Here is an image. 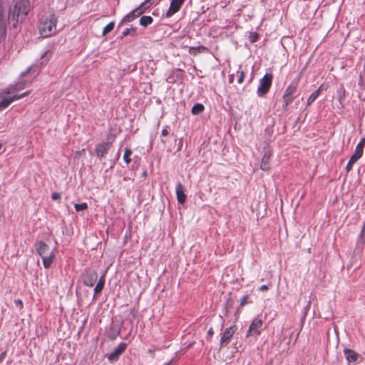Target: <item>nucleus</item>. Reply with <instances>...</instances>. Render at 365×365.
Wrapping results in <instances>:
<instances>
[{"label": "nucleus", "instance_id": "nucleus-10", "mask_svg": "<svg viewBox=\"0 0 365 365\" xmlns=\"http://www.w3.org/2000/svg\"><path fill=\"white\" fill-rule=\"evenodd\" d=\"M363 155L361 151V145H356L354 154L351 156L346 164V170L347 172L352 169L353 164L356 163Z\"/></svg>", "mask_w": 365, "mask_h": 365}, {"label": "nucleus", "instance_id": "nucleus-15", "mask_svg": "<svg viewBox=\"0 0 365 365\" xmlns=\"http://www.w3.org/2000/svg\"><path fill=\"white\" fill-rule=\"evenodd\" d=\"M272 155V153L269 150H267L264 153V154L262 158L261 163H260V168L262 170H265V171H267L269 170V168H270L269 161H270V158Z\"/></svg>", "mask_w": 365, "mask_h": 365}, {"label": "nucleus", "instance_id": "nucleus-30", "mask_svg": "<svg viewBox=\"0 0 365 365\" xmlns=\"http://www.w3.org/2000/svg\"><path fill=\"white\" fill-rule=\"evenodd\" d=\"M24 86H25V83L20 82L14 86L13 91H16L21 90L24 88Z\"/></svg>", "mask_w": 365, "mask_h": 365}, {"label": "nucleus", "instance_id": "nucleus-8", "mask_svg": "<svg viewBox=\"0 0 365 365\" xmlns=\"http://www.w3.org/2000/svg\"><path fill=\"white\" fill-rule=\"evenodd\" d=\"M236 330L235 326H231L224 331L220 339V346H226L229 344Z\"/></svg>", "mask_w": 365, "mask_h": 365}, {"label": "nucleus", "instance_id": "nucleus-9", "mask_svg": "<svg viewBox=\"0 0 365 365\" xmlns=\"http://www.w3.org/2000/svg\"><path fill=\"white\" fill-rule=\"evenodd\" d=\"M127 344L121 342L115 349L108 355V359L110 361H117L119 356L125 351Z\"/></svg>", "mask_w": 365, "mask_h": 365}, {"label": "nucleus", "instance_id": "nucleus-45", "mask_svg": "<svg viewBox=\"0 0 365 365\" xmlns=\"http://www.w3.org/2000/svg\"><path fill=\"white\" fill-rule=\"evenodd\" d=\"M322 91H323V85H321V86L318 88V89H317V90H316L315 91H319V96Z\"/></svg>", "mask_w": 365, "mask_h": 365}, {"label": "nucleus", "instance_id": "nucleus-23", "mask_svg": "<svg viewBox=\"0 0 365 365\" xmlns=\"http://www.w3.org/2000/svg\"><path fill=\"white\" fill-rule=\"evenodd\" d=\"M204 109L205 107L202 104L196 103L192 106L191 112L193 115H199L203 112Z\"/></svg>", "mask_w": 365, "mask_h": 365}, {"label": "nucleus", "instance_id": "nucleus-7", "mask_svg": "<svg viewBox=\"0 0 365 365\" xmlns=\"http://www.w3.org/2000/svg\"><path fill=\"white\" fill-rule=\"evenodd\" d=\"M98 279V274L95 270L86 269L83 274V279L85 285L93 287Z\"/></svg>", "mask_w": 365, "mask_h": 365}, {"label": "nucleus", "instance_id": "nucleus-16", "mask_svg": "<svg viewBox=\"0 0 365 365\" xmlns=\"http://www.w3.org/2000/svg\"><path fill=\"white\" fill-rule=\"evenodd\" d=\"M344 353L348 364L356 361L359 356L358 353L353 349L348 348H345L344 349Z\"/></svg>", "mask_w": 365, "mask_h": 365}, {"label": "nucleus", "instance_id": "nucleus-20", "mask_svg": "<svg viewBox=\"0 0 365 365\" xmlns=\"http://www.w3.org/2000/svg\"><path fill=\"white\" fill-rule=\"evenodd\" d=\"M16 100H18V97L17 96H11V97L4 98L1 101H0V110L6 108L13 101H14Z\"/></svg>", "mask_w": 365, "mask_h": 365}, {"label": "nucleus", "instance_id": "nucleus-49", "mask_svg": "<svg viewBox=\"0 0 365 365\" xmlns=\"http://www.w3.org/2000/svg\"><path fill=\"white\" fill-rule=\"evenodd\" d=\"M362 228L365 230V221H364V226Z\"/></svg>", "mask_w": 365, "mask_h": 365}, {"label": "nucleus", "instance_id": "nucleus-32", "mask_svg": "<svg viewBox=\"0 0 365 365\" xmlns=\"http://www.w3.org/2000/svg\"><path fill=\"white\" fill-rule=\"evenodd\" d=\"M244 78H245V72L243 71H240V76L237 78V83H242L244 81Z\"/></svg>", "mask_w": 365, "mask_h": 365}, {"label": "nucleus", "instance_id": "nucleus-4", "mask_svg": "<svg viewBox=\"0 0 365 365\" xmlns=\"http://www.w3.org/2000/svg\"><path fill=\"white\" fill-rule=\"evenodd\" d=\"M297 86L298 83L297 81H292L285 89L282 96V108L284 110H287L289 105L293 101Z\"/></svg>", "mask_w": 365, "mask_h": 365}, {"label": "nucleus", "instance_id": "nucleus-3", "mask_svg": "<svg viewBox=\"0 0 365 365\" xmlns=\"http://www.w3.org/2000/svg\"><path fill=\"white\" fill-rule=\"evenodd\" d=\"M35 249L43 260L45 268L48 269L51 267L54 259V254L51 250L49 246L43 241H36L34 244Z\"/></svg>", "mask_w": 365, "mask_h": 365}, {"label": "nucleus", "instance_id": "nucleus-40", "mask_svg": "<svg viewBox=\"0 0 365 365\" xmlns=\"http://www.w3.org/2000/svg\"><path fill=\"white\" fill-rule=\"evenodd\" d=\"M161 134L163 136H167L169 134V131L165 128L163 129Z\"/></svg>", "mask_w": 365, "mask_h": 365}, {"label": "nucleus", "instance_id": "nucleus-38", "mask_svg": "<svg viewBox=\"0 0 365 365\" xmlns=\"http://www.w3.org/2000/svg\"><path fill=\"white\" fill-rule=\"evenodd\" d=\"M361 145V151L364 152V148L365 146V138H362L357 145Z\"/></svg>", "mask_w": 365, "mask_h": 365}, {"label": "nucleus", "instance_id": "nucleus-28", "mask_svg": "<svg viewBox=\"0 0 365 365\" xmlns=\"http://www.w3.org/2000/svg\"><path fill=\"white\" fill-rule=\"evenodd\" d=\"M74 207L76 212L85 210L88 208L87 203L86 202L75 204Z\"/></svg>", "mask_w": 365, "mask_h": 365}, {"label": "nucleus", "instance_id": "nucleus-6", "mask_svg": "<svg viewBox=\"0 0 365 365\" xmlns=\"http://www.w3.org/2000/svg\"><path fill=\"white\" fill-rule=\"evenodd\" d=\"M263 325V322L261 318L259 317L255 318L246 334L247 337L252 336H259L261 334V329Z\"/></svg>", "mask_w": 365, "mask_h": 365}, {"label": "nucleus", "instance_id": "nucleus-22", "mask_svg": "<svg viewBox=\"0 0 365 365\" xmlns=\"http://www.w3.org/2000/svg\"><path fill=\"white\" fill-rule=\"evenodd\" d=\"M153 19L150 16H143L140 19V24L144 27L151 24Z\"/></svg>", "mask_w": 365, "mask_h": 365}, {"label": "nucleus", "instance_id": "nucleus-42", "mask_svg": "<svg viewBox=\"0 0 365 365\" xmlns=\"http://www.w3.org/2000/svg\"><path fill=\"white\" fill-rule=\"evenodd\" d=\"M341 93L340 94L339 99L341 101L344 96V90L343 88L341 89Z\"/></svg>", "mask_w": 365, "mask_h": 365}, {"label": "nucleus", "instance_id": "nucleus-31", "mask_svg": "<svg viewBox=\"0 0 365 365\" xmlns=\"http://www.w3.org/2000/svg\"><path fill=\"white\" fill-rule=\"evenodd\" d=\"M247 299H248V296H247V295H245V296H243V297L240 299V305H241V306H245V305H246V304L248 303Z\"/></svg>", "mask_w": 365, "mask_h": 365}, {"label": "nucleus", "instance_id": "nucleus-47", "mask_svg": "<svg viewBox=\"0 0 365 365\" xmlns=\"http://www.w3.org/2000/svg\"><path fill=\"white\" fill-rule=\"evenodd\" d=\"M16 302H17V304H19V303L21 304V300H18V301H16Z\"/></svg>", "mask_w": 365, "mask_h": 365}, {"label": "nucleus", "instance_id": "nucleus-41", "mask_svg": "<svg viewBox=\"0 0 365 365\" xmlns=\"http://www.w3.org/2000/svg\"><path fill=\"white\" fill-rule=\"evenodd\" d=\"M268 289H269L268 286H267V285H266V284H264V285H262V286L259 288V290H260V291H267Z\"/></svg>", "mask_w": 365, "mask_h": 365}, {"label": "nucleus", "instance_id": "nucleus-37", "mask_svg": "<svg viewBox=\"0 0 365 365\" xmlns=\"http://www.w3.org/2000/svg\"><path fill=\"white\" fill-rule=\"evenodd\" d=\"M360 237H361L362 242L365 244V230L363 228L361 232Z\"/></svg>", "mask_w": 365, "mask_h": 365}, {"label": "nucleus", "instance_id": "nucleus-26", "mask_svg": "<svg viewBox=\"0 0 365 365\" xmlns=\"http://www.w3.org/2000/svg\"><path fill=\"white\" fill-rule=\"evenodd\" d=\"M114 26H115V22L114 21L110 22L108 25H106L104 27L103 32H102V35L103 36L107 35L108 33H110V31H113V29H114Z\"/></svg>", "mask_w": 365, "mask_h": 365}, {"label": "nucleus", "instance_id": "nucleus-29", "mask_svg": "<svg viewBox=\"0 0 365 365\" xmlns=\"http://www.w3.org/2000/svg\"><path fill=\"white\" fill-rule=\"evenodd\" d=\"M259 35L257 32H251L249 35V40L251 43H255L257 41Z\"/></svg>", "mask_w": 365, "mask_h": 365}, {"label": "nucleus", "instance_id": "nucleus-46", "mask_svg": "<svg viewBox=\"0 0 365 365\" xmlns=\"http://www.w3.org/2000/svg\"><path fill=\"white\" fill-rule=\"evenodd\" d=\"M173 359L170 360L168 364H166L165 365H172V363H173Z\"/></svg>", "mask_w": 365, "mask_h": 365}, {"label": "nucleus", "instance_id": "nucleus-50", "mask_svg": "<svg viewBox=\"0 0 365 365\" xmlns=\"http://www.w3.org/2000/svg\"><path fill=\"white\" fill-rule=\"evenodd\" d=\"M2 148V144L0 143V150Z\"/></svg>", "mask_w": 365, "mask_h": 365}, {"label": "nucleus", "instance_id": "nucleus-17", "mask_svg": "<svg viewBox=\"0 0 365 365\" xmlns=\"http://www.w3.org/2000/svg\"><path fill=\"white\" fill-rule=\"evenodd\" d=\"M184 191V186L181 182H178L176 186L175 192L180 204H184L186 200V195Z\"/></svg>", "mask_w": 365, "mask_h": 365}, {"label": "nucleus", "instance_id": "nucleus-35", "mask_svg": "<svg viewBox=\"0 0 365 365\" xmlns=\"http://www.w3.org/2000/svg\"><path fill=\"white\" fill-rule=\"evenodd\" d=\"M214 334V331H213V329L211 327L209 329L208 331H207V339L208 341H210L212 336H213Z\"/></svg>", "mask_w": 365, "mask_h": 365}, {"label": "nucleus", "instance_id": "nucleus-36", "mask_svg": "<svg viewBox=\"0 0 365 365\" xmlns=\"http://www.w3.org/2000/svg\"><path fill=\"white\" fill-rule=\"evenodd\" d=\"M31 68H32V67H31V66L29 67V68H28L25 71H24V72H22V73H21V76H21V78H22V77H24V76H26V75H27V74L31 71Z\"/></svg>", "mask_w": 365, "mask_h": 365}, {"label": "nucleus", "instance_id": "nucleus-18", "mask_svg": "<svg viewBox=\"0 0 365 365\" xmlns=\"http://www.w3.org/2000/svg\"><path fill=\"white\" fill-rule=\"evenodd\" d=\"M155 2V0H145L135 9L142 14L149 9Z\"/></svg>", "mask_w": 365, "mask_h": 365}, {"label": "nucleus", "instance_id": "nucleus-14", "mask_svg": "<svg viewBox=\"0 0 365 365\" xmlns=\"http://www.w3.org/2000/svg\"><path fill=\"white\" fill-rule=\"evenodd\" d=\"M6 36V23L4 19V12L2 6L0 4V42H1Z\"/></svg>", "mask_w": 365, "mask_h": 365}, {"label": "nucleus", "instance_id": "nucleus-34", "mask_svg": "<svg viewBox=\"0 0 365 365\" xmlns=\"http://www.w3.org/2000/svg\"><path fill=\"white\" fill-rule=\"evenodd\" d=\"M51 198L53 200H58L61 199V195L58 192H53L51 195Z\"/></svg>", "mask_w": 365, "mask_h": 365}, {"label": "nucleus", "instance_id": "nucleus-19", "mask_svg": "<svg viewBox=\"0 0 365 365\" xmlns=\"http://www.w3.org/2000/svg\"><path fill=\"white\" fill-rule=\"evenodd\" d=\"M207 51H208V49L207 47L203 46H196V47H190L188 52L192 56H196L198 53H204Z\"/></svg>", "mask_w": 365, "mask_h": 365}, {"label": "nucleus", "instance_id": "nucleus-11", "mask_svg": "<svg viewBox=\"0 0 365 365\" xmlns=\"http://www.w3.org/2000/svg\"><path fill=\"white\" fill-rule=\"evenodd\" d=\"M185 1V0H173L170 2V7L165 14L166 17H171L176 12H178L181 8Z\"/></svg>", "mask_w": 365, "mask_h": 365}, {"label": "nucleus", "instance_id": "nucleus-25", "mask_svg": "<svg viewBox=\"0 0 365 365\" xmlns=\"http://www.w3.org/2000/svg\"><path fill=\"white\" fill-rule=\"evenodd\" d=\"M132 153L133 152L130 148H126L125 149V153L123 155V160L127 165L131 162L130 155H132Z\"/></svg>", "mask_w": 365, "mask_h": 365}, {"label": "nucleus", "instance_id": "nucleus-48", "mask_svg": "<svg viewBox=\"0 0 365 365\" xmlns=\"http://www.w3.org/2000/svg\"><path fill=\"white\" fill-rule=\"evenodd\" d=\"M143 175H144V176H146V175H147L146 172H144V173H143Z\"/></svg>", "mask_w": 365, "mask_h": 365}, {"label": "nucleus", "instance_id": "nucleus-39", "mask_svg": "<svg viewBox=\"0 0 365 365\" xmlns=\"http://www.w3.org/2000/svg\"><path fill=\"white\" fill-rule=\"evenodd\" d=\"M29 93V91H26V92L23 93L21 95H14V96H17L18 97V100H19V99L24 97V96H26Z\"/></svg>", "mask_w": 365, "mask_h": 365}, {"label": "nucleus", "instance_id": "nucleus-24", "mask_svg": "<svg viewBox=\"0 0 365 365\" xmlns=\"http://www.w3.org/2000/svg\"><path fill=\"white\" fill-rule=\"evenodd\" d=\"M128 35H131L132 36H135L136 35V28L130 27V28L126 29L122 33V36H121L120 38H123V37H125L126 36H128Z\"/></svg>", "mask_w": 365, "mask_h": 365}, {"label": "nucleus", "instance_id": "nucleus-21", "mask_svg": "<svg viewBox=\"0 0 365 365\" xmlns=\"http://www.w3.org/2000/svg\"><path fill=\"white\" fill-rule=\"evenodd\" d=\"M105 284V276L102 275L94 288L95 294H99L103 289Z\"/></svg>", "mask_w": 365, "mask_h": 365}, {"label": "nucleus", "instance_id": "nucleus-27", "mask_svg": "<svg viewBox=\"0 0 365 365\" xmlns=\"http://www.w3.org/2000/svg\"><path fill=\"white\" fill-rule=\"evenodd\" d=\"M319 96V91H314L307 100V105H311Z\"/></svg>", "mask_w": 365, "mask_h": 365}, {"label": "nucleus", "instance_id": "nucleus-13", "mask_svg": "<svg viewBox=\"0 0 365 365\" xmlns=\"http://www.w3.org/2000/svg\"><path fill=\"white\" fill-rule=\"evenodd\" d=\"M140 15L141 14L138 11V10L135 9L122 19L119 24V26H122L125 24L130 23L135 19H137Z\"/></svg>", "mask_w": 365, "mask_h": 365}, {"label": "nucleus", "instance_id": "nucleus-44", "mask_svg": "<svg viewBox=\"0 0 365 365\" xmlns=\"http://www.w3.org/2000/svg\"><path fill=\"white\" fill-rule=\"evenodd\" d=\"M6 354V351H4L0 354V361H2L5 358Z\"/></svg>", "mask_w": 365, "mask_h": 365}, {"label": "nucleus", "instance_id": "nucleus-12", "mask_svg": "<svg viewBox=\"0 0 365 365\" xmlns=\"http://www.w3.org/2000/svg\"><path fill=\"white\" fill-rule=\"evenodd\" d=\"M111 145L112 143L110 142H106L97 145L96 148V153L97 156L99 158H103L108 153Z\"/></svg>", "mask_w": 365, "mask_h": 365}, {"label": "nucleus", "instance_id": "nucleus-1", "mask_svg": "<svg viewBox=\"0 0 365 365\" xmlns=\"http://www.w3.org/2000/svg\"><path fill=\"white\" fill-rule=\"evenodd\" d=\"M30 9L29 0H14V5L9 9L8 20L13 27H16L19 19H24Z\"/></svg>", "mask_w": 365, "mask_h": 365}, {"label": "nucleus", "instance_id": "nucleus-2", "mask_svg": "<svg viewBox=\"0 0 365 365\" xmlns=\"http://www.w3.org/2000/svg\"><path fill=\"white\" fill-rule=\"evenodd\" d=\"M57 16L49 14L43 19L39 25V32L42 37L46 38L54 35L56 32Z\"/></svg>", "mask_w": 365, "mask_h": 365}, {"label": "nucleus", "instance_id": "nucleus-43", "mask_svg": "<svg viewBox=\"0 0 365 365\" xmlns=\"http://www.w3.org/2000/svg\"><path fill=\"white\" fill-rule=\"evenodd\" d=\"M182 146V139H179V144H178V151L181 150Z\"/></svg>", "mask_w": 365, "mask_h": 365}, {"label": "nucleus", "instance_id": "nucleus-5", "mask_svg": "<svg viewBox=\"0 0 365 365\" xmlns=\"http://www.w3.org/2000/svg\"><path fill=\"white\" fill-rule=\"evenodd\" d=\"M273 75L271 73H267L260 80L259 85L257 90V93L259 97L264 96L269 91L272 86Z\"/></svg>", "mask_w": 365, "mask_h": 365}, {"label": "nucleus", "instance_id": "nucleus-33", "mask_svg": "<svg viewBox=\"0 0 365 365\" xmlns=\"http://www.w3.org/2000/svg\"><path fill=\"white\" fill-rule=\"evenodd\" d=\"M119 334H120V330H117L116 332H114V333H112V334H109L108 337H109L110 339L114 340V339H115V338L117 337V336Z\"/></svg>", "mask_w": 365, "mask_h": 365}]
</instances>
